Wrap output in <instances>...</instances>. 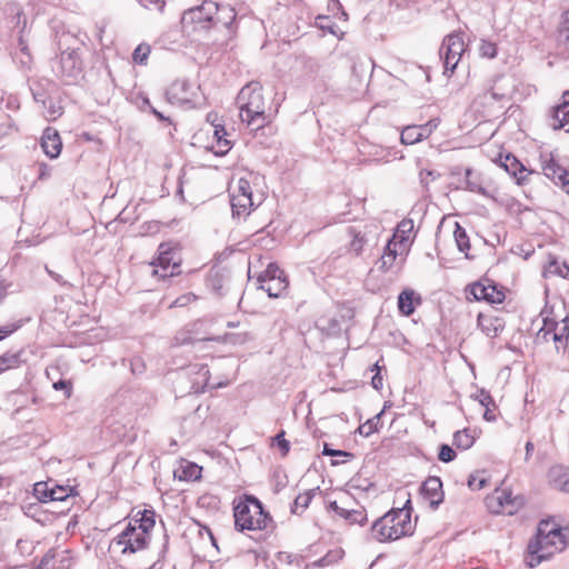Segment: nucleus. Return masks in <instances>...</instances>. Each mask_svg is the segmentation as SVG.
I'll list each match as a JSON object with an SVG mask.
<instances>
[{"label": "nucleus", "instance_id": "052dcab7", "mask_svg": "<svg viewBox=\"0 0 569 569\" xmlns=\"http://www.w3.org/2000/svg\"><path fill=\"white\" fill-rule=\"evenodd\" d=\"M131 370L134 375H140L144 371V365L140 358H136L131 361Z\"/></svg>", "mask_w": 569, "mask_h": 569}, {"label": "nucleus", "instance_id": "72a5a7b5", "mask_svg": "<svg viewBox=\"0 0 569 569\" xmlns=\"http://www.w3.org/2000/svg\"><path fill=\"white\" fill-rule=\"evenodd\" d=\"M397 243L396 242H392V241H389L386 246V249H385V252L381 256V259H380V262H381V266L380 268L383 270V271H388L396 258H397Z\"/></svg>", "mask_w": 569, "mask_h": 569}, {"label": "nucleus", "instance_id": "f8f14e48", "mask_svg": "<svg viewBox=\"0 0 569 569\" xmlns=\"http://www.w3.org/2000/svg\"><path fill=\"white\" fill-rule=\"evenodd\" d=\"M468 295L475 300H485L490 303H500L505 299V293L491 283L476 282L469 287Z\"/></svg>", "mask_w": 569, "mask_h": 569}, {"label": "nucleus", "instance_id": "4c0bfd02", "mask_svg": "<svg viewBox=\"0 0 569 569\" xmlns=\"http://www.w3.org/2000/svg\"><path fill=\"white\" fill-rule=\"evenodd\" d=\"M71 489L64 487H56L51 489H46L43 491V497L50 501H64L70 497Z\"/></svg>", "mask_w": 569, "mask_h": 569}, {"label": "nucleus", "instance_id": "423d86ee", "mask_svg": "<svg viewBox=\"0 0 569 569\" xmlns=\"http://www.w3.org/2000/svg\"><path fill=\"white\" fill-rule=\"evenodd\" d=\"M0 12L3 14L4 24L8 29L14 31L17 30L19 33V46L21 51L27 50V44L23 40V31L27 27V17L21 8V6L17 2H6L0 7Z\"/></svg>", "mask_w": 569, "mask_h": 569}, {"label": "nucleus", "instance_id": "4468645a", "mask_svg": "<svg viewBox=\"0 0 569 569\" xmlns=\"http://www.w3.org/2000/svg\"><path fill=\"white\" fill-rule=\"evenodd\" d=\"M569 123V90L565 91L560 103L552 107L549 114V126L559 130Z\"/></svg>", "mask_w": 569, "mask_h": 569}, {"label": "nucleus", "instance_id": "a19ab883", "mask_svg": "<svg viewBox=\"0 0 569 569\" xmlns=\"http://www.w3.org/2000/svg\"><path fill=\"white\" fill-rule=\"evenodd\" d=\"M315 496V490H309L303 493H300L293 502V507L291 509L292 512H298V509L300 508L301 511L306 510L311 502L312 498Z\"/></svg>", "mask_w": 569, "mask_h": 569}, {"label": "nucleus", "instance_id": "2f4dec72", "mask_svg": "<svg viewBox=\"0 0 569 569\" xmlns=\"http://www.w3.org/2000/svg\"><path fill=\"white\" fill-rule=\"evenodd\" d=\"M453 236L459 251L465 252L466 258L470 259L471 257L468 253V250L470 249L469 237L465 228H462L458 222H456Z\"/></svg>", "mask_w": 569, "mask_h": 569}, {"label": "nucleus", "instance_id": "69168bd1", "mask_svg": "<svg viewBox=\"0 0 569 569\" xmlns=\"http://www.w3.org/2000/svg\"><path fill=\"white\" fill-rule=\"evenodd\" d=\"M226 134H227V132H226V129L223 127H216L214 137L217 138V141L224 139L223 137Z\"/></svg>", "mask_w": 569, "mask_h": 569}, {"label": "nucleus", "instance_id": "de8ad7c7", "mask_svg": "<svg viewBox=\"0 0 569 569\" xmlns=\"http://www.w3.org/2000/svg\"><path fill=\"white\" fill-rule=\"evenodd\" d=\"M457 453L449 445H441L439 447L438 459L442 462H451L455 460Z\"/></svg>", "mask_w": 569, "mask_h": 569}, {"label": "nucleus", "instance_id": "f704fd0d", "mask_svg": "<svg viewBox=\"0 0 569 569\" xmlns=\"http://www.w3.org/2000/svg\"><path fill=\"white\" fill-rule=\"evenodd\" d=\"M569 336V322L568 318L566 317L562 319L561 325L558 323V327L555 326V332L552 336V340L556 342V348L559 350L561 343L565 346L567 345Z\"/></svg>", "mask_w": 569, "mask_h": 569}, {"label": "nucleus", "instance_id": "473e14b6", "mask_svg": "<svg viewBox=\"0 0 569 569\" xmlns=\"http://www.w3.org/2000/svg\"><path fill=\"white\" fill-rule=\"evenodd\" d=\"M141 513V517L139 519H136L132 525H134L136 528L139 530H143L144 535L149 536V531L154 527V511L151 510H143Z\"/></svg>", "mask_w": 569, "mask_h": 569}, {"label": "nucleus", "instance_id": "603ef678", "mask_svg": "<svg viewBox=\"0 0 569 569\" xmlns=\"http://www.w3.org/2000/svg\"><path fill=\"white\" fill-rule=\"evenodd\" d=\"M349 519L348 521L350 523H359L363 525L367 521V515L365 513L363 509H351L350 513H348Z\"/></svg>", "mask_w": 569, "mask_h": 569}, {"label": "nucleus", "instance_id": "412c9836", "mask_svg": "<svg viewBox=\"0 0 569 569\" xmlns=\"http://www.w3.org/2000/svg\"><path fill=\"white\" fill-rule=\"evenodd\" d=\"M367 227L365 229H360L359 227H349L348 228V234L351 237L350 241V251H352L356 254L361 253L363 250V247L370 242V238L367 232ZM375 237H371V240Z\"/></svg>", "mask_w": 569, "mask_h": 569}, {"label": "nucleus", "instance_id": "e433bc0d", "mask_svg": "<svg viewBox=\"0 0 569 569\" xmlns=\"http://www.w3.org/2000/svg\"><path fill=\"white\" fill-rule=\"evenodd\" d=\"M382 413L383 411L379 412L375 417L368 419L363 425L359 426L358 432L363 437H369L373 432L378 431Z\"/></svg>", "mask_w": 569, "mask_h": 569}, {"label": "nucleus", "instance_id": "9d476101", "mask_svg": "<svg viewBox=\"0 0 569 569\" xmlns=\"http://www.w3.org/2000/svg\"><path fill=\"white\" fill-rule=\"evenodd\" d=\"M283 272L276 263H269L266 271L258 277V281L261 282V289H263L269 297L278 298L288 287L286 277H282Z\"/></svg>", "mask_w": 569, "mask_h": 569}, {"label": "nucleus", "instance_id": "6ab92c4d", "mask_svg": "<svg viewBox=\"0 0 569 569\" xmlns=\"http://www.w3.org/2000/svg\"><path fill=\"white\" fill-rule=\"evenodd\" d=\"M233 218L247 217L254 206L252 196L230 194Z\"/></svg>", "mask_w": 569, "mask_h": 569}, {"label": "nucleus", "instance_id": "a211bd4d", "mask_svg": "<svg viewBox=\"0 0 569 569\" xmlns=\"http://www.w3.org/2000/svg\"><path fill=\"white\" fill-rule=\"evenodd\" d=\"M492 500H495L499 507L495 512H507L512 515L522 506V498L512 497L511 492L506 490L497 492V496Z\"/></svg>", "mask_w": 569, "mask_h": 569}, {"label": "nucleus", "instance_id": "0e129e2a", "mask_svg": "<svg viewBox=\"0 0 569 569\" xmlns=\"http://www.w3.org/2000/svg\"><path fill=\"white\" fill-rule=\"evenodd\" d=\"M372 387L376 389V390H379L380 388H382V378L379 373H377L376 376L372 377Z\"/></svg>", "mask_w": 569, "mask_h": 569}, {"label": "nucleus", "instance_id": "338daca9", "mask_svg": "<svg viewBox=\"0 0 569 569\" xmlns=\"http://www.w3.org/2000/svg\"><path fill=\"white\" fill-rule=\"evenodd\" d=\"M559 187L569 194V172L566 174V178L560 182Z\"/></svg>", "mask_w": 569, "mask_h": 569}, {"label": "nucleus", "instance_id": "39448f33", "mask_svg": "<svg viewBox=\"0 0 569 569\" xmlns=\"http://www.w3.org/2000/svg\"><path fill=\"white\" fill-rule=\"evenodd\" d=\"M466 44L459 33H450L447 36L439 50L440 58L443 60V74L450 77L457 68Z\"/></svg>", "mask_w": 569, "mask_h": 569}, {"label": "nucleus", "instance_id": "5fc2aeb1", "mask_svg": "<svg viewBox=\"0 0 569 569\" xmlns=\"http://www.w3.org/2000/svg\"><path fill=\"white\" fill-rule=\"evenodd\" d=\"M322 455L330 456V457H346V458L353 457V455L351 452L331 449V448H329V446L327 443H325V446H323Z\"/></svg>", "mask_w": 569, "mask_h": 569}, {"label": "nucleus", "instance_id": "bf43d9fd", "mask_svg": "<svg viewBox=\"0 0 569 569\" xmlns=\"http://www.w3.org/2000/svg\"><path fill=\"white\" fill-rule=\"evenodd\" d=\"M53 388L56 390H66L67 397H70V395H71V383L69 381L59 380L53 383Z\"/></svg>", "mask_w": 569, "mask_h": 569}, {"label": "nucleus", "instance_id": "a18cd8bd", "mask_svg": "<svg viewBox=\"0 0 569 569\" xmlns=\"http://www.w3.org/2000/svg\"><path fill=\"white\" fill-rule=\"evenodd\" d=\"M199 369L197 371V373L202 378V389L204 387H210L212 389H216V388H222V387H226L228 385V382H218V383H214V385H210L209 380H210V371H209V368L207 365H200V366H197Z\"/></svg>", "mask_w": 569, "mask_h": 569}, {"label": "nucleus", "instance_id": "e2e57ef3", "mask_svg": "<svg viewBox=\"0 0 569 569\" xmlns=\"http://www.w3.org/2000/svg\"><path fill=\"white\" fill-rule=\"evenodd\" d=\"M419 132L423 133V139L428 138L432 133L431 122H427L423 126H418Z\"/></svg>", "mask_w": 569, "mask_h": 569}, {"label": "nucleus", "instance_id": "c756f323", "mask_svg": "<svg viewBox=\"0 0 569 569\" xmlns=\"http://www.w3.org/2000/svg\"><path fill=\"white\" fill-rule=\"evenodd\" d=\"M197 323L192 325V328H194ZM194 332V329H184L179 332L173 338V346H184V345H193L198 341H204V340H211L210 338H196L192 336Z\"/></svg>", "mask_w": 569, "mask_h": 569}, {"label": "nucleus", "instance_id": "9b49d317", "mask_svg": "<svg viewBox=\"0 0 569 569\" xmlns=\"http://www.w3.org/2000/svg\"><path fill=\"white\" fill-rule=\"evenodd\" d=\"M82 72V61L77 50L63 51L59 59L57 73L64 78L67 83L76 81Z\"/></svg>", "mask_w": 569, "mask_h": 569}, {"label": "nucleus", "instance_id": "7c9ffc66", "mask_svg": "<svg viewBox=\"0 0 569 569\" xmlns=\"http://www.w3.org/2000/svg\"><path fill=\"white\" fill-rule=\"evenodd\" d=\"M423 140V133L419 132L416 124L407 126L402 129L400 141L403 144H415Z\"/></svg>", "mask_w": 569, "mask_h": 569}, {"label": "nucleus", "instance_id": "864d4df0", "mask_svg": "<svg viewBox=\"0 0 569 569\" xmlns=\"http://www.w3.org/2000/svg\"><path fill=\"white\" fill-rule=\"evenodd\" d=\"M274 441H276L277 446L279 447V449L281 450L282 456H286L289 452V450H290V443L284 438V431L279 432L274 437Z\"/></svg>", "mask_w": 569, "mask_h": 569}, {"label": "nucleus", "instance_id": "c9c22d12", "mask_svg": "<svg viewBox=\"0 0 569 569\" xmlns=\"http://www.w3.org/2000/svg\"><path fill=\"white\" fill-rule=\"evenodd\" d=\"M466 183L468 190L480 193L482 196L488 194L486 189L482 187L480 177L475 176L471 169L466 170Z\"/></svg>", "mask_w": 569, "mask_h": 569}, {"label": "nucleus", "instance_id": "bb28decb", "mask_svg": "<svg viewBox=\"0 0 569 569\" xmlns=\"http://www.w3.org/2000/svg\"><path fill=\"white\" fill-rule=\"evenodd\" d=\"M201 470L202 468L197 463L187 462L186 465L181 466L178 471L174 472V476L179 480L183 481L198 480L201 477Z\"/></svg>", "mask_w": 569, "mask_h": 569}, {"label": "nucleus", "instance_id": "6e6552de", "mask_svg": "<svg viewBox=\"0 0 569 569\" xmlns=\"http://www.w3.org/2000/svg\"><path fill=\"white\" fill-rule=\"evenodd\" d=\"M218 10L214 1H204L201 6L191 8L183 12L182 22L193 23L194 30H207L212 26L213 13Z\"/></svg>", "mask_w": 569, "mask_h": 569}, {"label": "nucleus", "instance_id": "58836bf2", "mask_svg": "<svg viewBox=\"0 0 569 569\" xmlns=\"http://www.w3.org/2000/svg\"><path fill=\"white\" fill-rule=\"evenodd\" d=\"M342 557H343L342 549L337 548V549L330 550L325 557H322L317 562H315V565L320 566V567L335 566V565H337V562L340 559H342Z\"/></svg>", "mask_w": 569, "mask_h": 569}, {"label": "nucleus", "instance_id": "c85d7f7f", "mask_svg": "<svg viewBox=\"0 0 569 569\" xmlns=\"http://www.w3.org/2000/svg\"><path fill=\"white\" fill-rule=\"evenodd\" d=\"M475 443V436L471 433V430L465 428L462 430H458L453 435V445L458 449L468 450Z\"/></svg>", "mask_w": 569, "mask_h": 569}, {"label": "nucleus", "instance_id": "13d9d810", "mask_svg": "<svg viewBox=\"0 0 569 569\" xmlns=\"http://www.w3.org/2000/svg\"><path fill=\"white\" fill-rule=\"evenodd\" d=\"M30 89H31L32 97H33L34 101L41 103L42 107H46L48 99L46 98L44 92L41 91L40 89L34 88L33 86H31Z\"/></svg>", "mask_w": 569, "mask_h": 569}, {"label": "nucleus", "instance_id": "4be33fe9", "mask_svg": "<svg viewBox=\"0 0 569 569\" xmlns=\"http://www.w3.org/2000/svg\"><path fill=\"white\" fill-rule=\"evenodd\" d=\"M501 166L508 173L516 178L518 184L523 182L526 178L523 173L527 172V169L515 156H506Z\"/></svg>", "mask_w": 569, "mask_h": 569}, {"label": "nucleus", "instance_id": "79ce46f5", "mask_svg": "<svg viewBox=\"0 0 569 569\" xmlns=\"http://www.w3.org/2000/svg\"><path fill=\"white\" fill-rule=\"evenodd\" d=\"M44 108H46L44 116H46L47 120H50V121L58 119L63 113L62 106L59 102L53 101L52 99L47 100V106Z\"/></svg>", "mask_w": 569, "mask_h": 569}, {"label": "nucleus", "instance_id": "09e8293b", "mask_svg": "<svg viewBox=\"0 0 569 569\" xmlns=\"http://www.w3.org/2000/svg\"><path fill=\"white\" fill-rule=\"evenodd\" d=\"M231 194H244L252 196V189L249 180L240 178L237 182V187L232 190Z\"/></svg>", "mask_w": 569, "mask_h": 569}, {"label": "nucleus", "instance_id": "ea45409f", "mask_svg": "<svg viewBox=\"0 0 569 569\" xmlns=\"http://www.w3.org/2000/svg\"><path fill=\"white\" fill-rule=\"evenodd\" d=\"M20 362V355L18 352H6L0 356V373L14 368Z\"/></svg>", "mask_w": 569, "mask_h": 569}, {"label": "nucleus", "instance_id": "aec40b11", "mask_svg": "<svg viewBox=\"0 0 569 569\" xmlns=\"http://www.w3.org/2000/svg\"><path fill=\"white\" fill-rule=\"evenodd\" d=\"M542 172L555 184L559 186L566 178L568 171L562 168L551 156L549 159L542 161Z\"/></svg>", "mask_w": 569, "mask_h": 569}, {"label": "nucleus", "instance_id": "a878e982", "mask_svg": "<svg viewBox=\"0 0 569 569\" xmlns=\"http://www.w3.org/2000/svg\"><path fill=\"white\" fill-rule=\"evenodd\" d=\"M415 291L405 289L398 297V309L403 316H411L415 312L413 306Z\"/></svg>", "mask_w": 569, "mask_h": 569}, {"label": "nucleus", "instance_id": "774afa93", "mask_svg": "<svg viewBox=\"0 0 569 569\" xmlns=\"http://www.w3.org/2000/svg\"><path fill=\"white\" fill-rule=\"evenodd\" d=\"M49 274L51 276V278L53 280H56L57 282H59L60 284H66L67 282L62 279V277L53 271H49Z\"/></svg>", "mask_w": 569, "mask_h": 569}, {"label": "nucleus", "instance_id": "37998d69", "mask_svg": "<svg viewBox=\"0 0 569 569\" xmlns=\"http://www.w3.org/2000/svg\"><path fill=\"white\" fill-rule=\"evenodd\" d=\"M151 52V48L148 43H140L132 53V59L138 64H146L148 57Z\"/></svg>", "mask_w": 569, "mask_h": 569}, {"label": "nucleus", "instance_id": "7ed1b4c3", "mask_svg": "<svg viewBox=\"0 0 569 569\" xmlns=\"http://www.w3.org/2000/svg\"><path fill=\"white\" fill-rule=\"evenodd\" d=\"M411 510V500L407 499L402 508L391 509L377 519L371 527L373 539L385 542L411 535L415 530Z\"/></svg>", "mask_w": 569, "mask_h": 569}, {"label": "nucleus", "instance_id": "49530a36", "mask_svg": "<svg viewBox=\"0 0 569 569\" xmlns=\"http://www.w3.org/2000/svg\"><path fill=\"white\" fill-rule=\"evenodd\" d=\"M479 52L481 57L492 59L497 56V46L493 42L481 40L479 46Z\"/></svg>", "mask_w": 569, "mask_h": 569}, {"label": "nucleus", "instance_id": "f3484780", "mask_svg": "<svg viewBox=\"0 0 569 569\" xmlns=\"http://www.w3.org/2000/svg\"><path fill=\"white\" fill-rule=\"evenodd\" d=\"M477 323L480 330L489 338L499 336L505 329L503 319L495 315L479 313Z\"/></svg>", "mask_w": 569, "mask_h": 569}, {"label": "nucleus", "instance_id": "1a4fd4ad", "mask_svg": "<svg viewBox=\"0 0 569 569\" xmlns=\"http://www.w3.org/2000/svg\"><path fill=\"white\" fill-rule=\"evenodd\" d=\"M177 252L169 243H161L158 248V258L152 266L153 276L161 278L173 277L180 272V262L176 261Z\"/></svg>", "mask_w": 569, "mask_h": 569}, {"label": "nucleus", "instance_id": "cd10ccee", "mask_svg": "<svg viewBox=\"0 0 569 569\" xmlns=\"http://www.w3.org/2000/svg\"><path fill=\"white\" fill-rule=\"evenodd\" d=\"M480 405L486 408L483 412V418L487 421H495L496 415L493 413V409L496 408L495 400L490 396V393L483 389H481L477 396Z\"/></svg>", "mask_w": 569, "mask_h": 569}, {"label": "nucleus", "instance_id": "20e7f679", "mask_svg": "<svg viewBox=\"0 0 569 569\" xmlns=\"http://www.w3.org/2000/svg\"><path fill=\"white\" fill-rule=\"evenodd\" d=\"M234 526L239 531L267 530L272 522L261 501L253 496H246L233 508Z\"/></svg>", "mask_w": 569, "mask_h": 569}, {"label": "nucleus", "instance_id": "6e6d98bb", "mask_svg": "<svg viewBox=\"0 0 569 569\" xmlns=\"http://www.w3.org/2000/svg\"><path fill=\"white\" fill-rule=\"evenodd\" d=\"M486 479L479 478L478 476L471 475L468 479V487L471 490H480L485 487Z\"/></svg>", "mask_w": 569, "mask_h": 569}, {"label": "nucleus", "instance_id": "ddd939ff", "mask_svg": "<svg viewBox=\"0 0 569 569\" xmlns=\"http://www.w3.org/2000/svg\"><path fill=\"white\" fill-rule=\"evenodd\" d=\"M421 495L436 509L443 500L442 481L439 477H428L421 488Z\"/></svg>", "mask_w": 569, "mask_h": 569}, {"label": "nucleus", "instance_id": "f03ea898", "mask_svg": "<svg viewBox=\"0 0 569 569\" xmlns=\"http://www.w3.org/2000/svg\"><path fill=\"white\" fill-rule=\"evenodd\" d=\"M237 104L241 121L251 130H259L271 121L267 113L262 86L258 81H251L240 90Z\"/></svg>", "mask_w": 569, "mask_h": 569}, {"label": "nucleus", "instance_id": "4d7b16f0", "mask_svg": "<svg viewBox=\"0 0 569 569\" xmlns=\"http://www.w3.org/2000/svg\"><path fill=\"white\" fill-rule=\"evenodd\" d=\"M230 150V141L227 139L217 141V149H214V153L219 156L226 154Z\"/></svg>", "mask_w": 569, "mask_h": 569}, {"label": "nucleus", "instance_id": "2eb2a0df", "mask_svg": "<svg viewBox=\"0 0 569 569\" xmlns=\"http://www.w3.org/2000/svg\"><path fill=\"white\" fill-rule=\"evenodd\" d=\"M74 565L69 550L49 551L41 560L37 569L51 567L52 569H70Z\"/></svg>", "mask_w": 569, "mask_h": 569}, {"label": "nucleus", "instance_id": "3c124183", "mask_svg": "<svg viewBox=\"0 0 569 569\" xmlns=\"http://www.w3.org/2000/svg\"><path fill=\"white\" fill-rule=\"evenodd\" d=\"M569 268L566 263L559 264L557 261H551L547 268V272L551 274H557L560 277H566Z\"/></svg>", "mask_w": 569, "mask_h": 569}, {"label": "nucleus", "instance_id": "8fccbe9b", "mask_svg": "<svg viewBox=\"0 0 569 569\" xmlns=\"http://www.w3.org/2000/svg\"><path fill=\"white\" fill-rule=\"evenodd\" d=\"M440 177L439 172H437L436 170H429V169H422L420 170L419 172V178H420V182L425 186V187H428V184L431 182V181H435L436 179H438Z\"/></svg>", "mask_w": 569, "mask_h": 569}, {"label": "nucleus", "instance_id": "393cba45", "mask_svg": "<svg viewBox=\"0 0 569 569\" xmlns=\"http://www.w3.org/2000/svg\"><path fill=\"white\" fill-rule=\"evenodd\" d=\"M191 89H192L191 83H189L186 80H181V81L174 82L171 86V88L169 90V94L180 102H189L192 100V97L194 94L193 92L189 93V90H191Z\"/></svg>", "mask_w": 569, "mask_h": 569}, {"label": "nucleus", "instance_id": "b1692460", "mask_svg": "<svg viewBox=\"0 0 569 569\" xmlns=\"http://www.w3.org/2000/svg\"><path fill=\"white\" fill-rule=\"evenodd\" d=\"M236 19L234 9L230 6L218 4V10L213 13L212 26L221 24L227 29H230Z\"/></svg>", "mask_w": 569, "mask_h": 569}, {"label": "nucleus", "instance_id": "f257e3e1", "mask_svg": "<svg viewBox=\"0 0 569 569\" xmlns=\"http://www.w3.org/2000/svg\"><path fill=\"white\" fill-rule=\"evenodd\" d=\"M567 537L562 529L551 520H541L535 539L530 540L525 561L528 567L539 566L557 552L567 548Z\"/></svg>", "mask_w": 569, "mask_h": 569}, {"label": "nucleus", "instance_id": "c03bdc74", "mask_svg": "<svg viewBox=\"0 0 569 569\" xmlns=\"http://www.w3.org/2000/svg\"><path fill=\"white\" fill-rule=\"evenodd\" d=\"M555 326L558 327V322L545 319L543 327L537 333V339L542 341H549L550 339L552 340Z\"/></svg>", "mask_w": 569, "mask_h": 569}, {"label": "nucleus", "instance_id": "0eeeda50", "mask_svg": "<svg viewBox=\"0 0 569 569\" xmlns=\"http://www.w3.org/2000/svg\"><path fill=\"white\" fill-rule=\"evenodd\" d=\"M149 541V536L144 535L143 530H139L138 528L129 522L124 530L114 538V546L121 547L122 553H134L139 550H142L147 547Z\"/></svg>", "mask_w": 569, "mask_h": 569}, {"label": "nucleus", "instance_id": "680f3d73", "mask_svg": "<svg viewBox=\"0 0 569 569\" xmlns=\"http://www.w3.org/2000/svg\"><path fill=\"white\" fill-rule=\"evenodd\" d=\"M19 328V325H8L0 327V340L7 337L8 335L14 332Z\"/></svg>", "mask_w": 569, "mask_h": 569}, {"label": "nucleus", "instance_id": "dca6fc26", "mask_svg": "<svg viewBox=\"0 0 569 569\" xmlns=\"http://www.w3.org/2000/svg\"><path fill=\"white\" fill-rule=\"evenodd\" d=\"M41 148L49 158L54 159L59 157L62 149V141L56 129L51 127L44 129L41 137Z\"/></svg>", "mask_w": 569, "mask_h": 569}, {"label": "nucleus", "instance_id": "5701e85b", "mask_svg": "<svg viewBox=\"0 0 569 569\" xmlns=\"http://www.w3.org/2000/svg\"><path fill=\"white\" fill-rule=\"evenodd\" d=\"M549 479L556 489L565 492L569 483V468L565 466H555L549 470Z\"/></svg>", "mask_w": 569, "mask_h": 569}]
</instances>
